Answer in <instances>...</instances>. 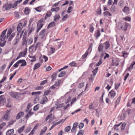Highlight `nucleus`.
Returning a JSON list of instances; mask_svg holds the SVG:
<instances>
[{
  "instance_id": "obj_1",
  "label": "nucleus",
  "mask_w": 135,
  "mask_h": 135,
  "mask_svg": "<svg viewBox=\"0 0 135 135\" xmlns=\"http://www.w3.org/2000/svg\"><path fill=\"white\" fill-rule=\"evenodd\" d=\"M118 25L119 26L118 27V29L121 28L124 31H126L127 30L128 24L126 22H124L122 23H119Z\"/></svg>"
},
{
  "instance_id": "obj_2",
  "label": "nucleus",
  "mask_w": 135,
  "mask_h": 135,
  "mask_svg": "<svg viewBox=\"0 0 135 135\" xmlns=\"http://www.w3.org/2000/svg\"><path fill=\"white\" fill-rule=\"evenodd\" d=\"M14 4H13L12 3H10L8 4H5L3 6L2 10L3 11H5V10L9 9L11 7L12 8H15V7H13L14 6Z\"/></svg>"
},
{
  "instance_id": "obj_3",
  "label": "nucleus",
  "mask_w": 135,
  "mask_h": 135,
  "mask_svg": "<svg viewBox=\"0 0 135 135\" xmlns=\"http://www.w3.org/2000/svg\"><path fill=\"white\" fill-rule=\"evenodd\" d=\"M9 95L12 97L17 99H19L20 98V96H19L18 93L17 92H11L9 93Z\"/></svg>"
},
{
  "instance_id": "obj_4",
  "label": "nucleus",
  "mask_w": 135,
  "mask_h": 135,
  "mask_svg": "<svg viewBox=\"0 0 135 135\" xmlns=\"http://www.w3.org/2000/svg\"><path fill=\"white\" fill-rule=\"evenodd\" d=\"M7 31V29H6L4 30L0 36L1 38H2V40H4L7 37L5 36V34Z\"/></svg>"
},
{
  "instance_id": "obj_5",
  "label": "nucleus",
  "mask_w": 135,
  "mask_h": 135,
  "mask_svg": "<svg viewBox=\"0 0 135 135\" xmlns=\"http://www.w3.org/2000/svg\"><path fill=\"white\" fill-rule=\"evenodd\" d=\"M10 110H8L6 111V114L4 115V118L6 120H7L9 119L8 116L9 115Z\"/></svg>"
},
{
  "instance_id": "obj_6",
  "label": "nucleus",
  "mask_w": 135,
  "mask_h": 135,
  "mask_svg": "<svg viewBox=\"0 0 135 135\" xmlns=\"http://www.w3.org/2000/svg\"><path fill=\"white\" fill-rule=\"evenodd\" d=\"M115 95V93L114 91L112 90L110 91L109 93L108 96L111 98H113Z\"/></svg>"
},
{
  "instance_id": "obj_7",
  "label": "nucleus",
  "mask_w": 135,
  "mask_h": 135,
  "mask_svg": "<svg viewBox=\"0 0 135 135\" xmlns=\"http://www.w3.org/2000/svg\"><path fill=\"white\" fill-rule=\"evenodd\" d=\"M47 98L46 96H43L42 98V99L40 103L41 104H44L45 103L47 102Z\"/></svg>"
},
{
  "instance_id": "obj_8",
  "label": "nucleus",
  "mask_w": 135,
  "mask_h": 135,
  "mask_svg": "<svg viewBox=\"0 0 135 135\" xmlns=\"http://www.w3.org/2000/svg\"><path fill=\"white\" fill-rule=\"evenodd\" d=\"M22 23H19L17 26V31L19 33H20L22 31Z\"/></svg>"
},
{
  "instance_id": "obj_9",
  "label": "nucleus",
  "mask_w": 135,
  "mask_h": 135,
  "mask_svg": "<svg viewBox=\"0 0 135 135\" xmlns=\"http://www.w3.org/2000/svg\"><path fill=\"white\" fill-rule=\"evenodd\" d=\"M24 114L23 112H19L16 117V119H20L21 117H22Z\"/></svg>"
},
{
  "instance_id": "obj_10",
  "label": "nucleus",
  "mask_w": 135,
  "mask_h": 135,
  "mask_svg": "<svg viewBox=\"0 0 135 135\" xmlns=\"http://www.w3.org/2000/svg\"><path fill=\"white\" fill-rule=\"evenodd\" d=\"M45 30L43 29L41 31L40 33L39 36H41L42 38H43L45 35Z\"/></svg>"
},
{
  "instance_id": "obj_11",
  "label": "nucleus",
  "mask_w": 135,
  "mask_h": 135,
  "mask_svg": "<svg viewBox=\"0 0 135 135\" xmlns=\"http://www.w3.org/2000/svg\"><path fill=\"white\" fill-rule=\"evenodd\" d=\"M104 49V46L102 44L99 45L98 48V51L100 53L103 52Z\"/></svg>"
},
{
  "instance_id": "obj_12",
  "label": "nucleus",
  "mask_w": 135,
  "mask_h": 135,
  "mask_svg": "<svg viewBox=\"0 0 135 135\" xmlns=\"http://www.w3.org/2000/svg\"><path fill=\"white\" fill-rule=\"evenodd\" d=\"M14 133V130L13 129H11L8 130L6 132V135H11Z\"/></svg>"
},
{
  "instance_id": "obj_13",
  "label": "nucleus",
  "mask_w": 135,
  "mask_h": 135,
  "mask_svg": "<svg viewBox=\"0 0 135 135\" xmlns=\"http://www.w3.org/2000/svg\"><path fill=\"white\" fill-rule=\"evenodd\" d=\"M6 42V41L2 40V38H0V46L1 47L4 46Z\"/></svg>"
},
{
  "instance_id": "obj_14",
  "label": "nucleus",
  "mask_w": 135,
  "mask_h": 135,
  "mask_svg": "<svg viewBox=\"0 0 135 135\" xmlns=\"http://www.w3.org/2000/svg\"><path fill=\"white\" fill-rule=\"evenodd\" d=\"M105 45V50H107L109 47L110 45L108 41H107L104 43Z\"/></svg>"
},
{
  "instance_id": "obj_15",
  "label": "nucleus",
  "mask_w": 135,
  "mask_h": 135,
  "mask_svg": "<svg viewBox=\"0 0 135 135\" xmlns=\"http://www.w3.org/2000/svg\"><path fill=\"white\" fill-rule=\"evenodd\" d=\"M47 130V128L46 127H43L42 129L41 130L40 135H42Z\"/></svg>"
},
{
  "instance_id": "obj_16",
  "label": "nucleus",
  "mask_w": 135,
  "mask_h": 135,
  "mask_svg": "<svg viewBox=\"0 0 135 135\" xmlns=\"http://www.w3.org/2000/svg\"><path fill=\"white\" fill-rule=\"evenodd\" d=\"M27 49L26 48L23 52H21L20 53V55H21L22 56L24 57L26 54Z\"/></svg>"
},
{
  "instance_id": "obj_17",
  "label": "nucleus",
  "mask_w": 135,
  "mask_h": 135,
  "mask_svg": "<svg viewBox=\"0 0 135 135\" xmlns=\"http://www.w3.org/2000/svg\"><path fill=\"white\" fill-rule=\"evenodd\" d=\"M60 16L59 14H56L54 16V21H56L59 20Z\"/></svg>"
},
{
  "instance_id": "obj_18",
  "label": "nucleus",
  "mask_w": 135,
  "mask_h": 135,
  "mask_svg": "<svg viewBox=\"0 0 135 135\" xmlns=\"http://www.w3.org/2000/svg\"><path fill=\"white\" fill-rule=\"evenodd\" d=\"M55 23L54 22H52L50 23L47 26V28H49L52 27L54 26L55 25Z\"/></svg>"
},
{
  "instance_id": "obj_19",
  "label": "nucleus",
  "mask_w": 135,
  "mask_h": 135,
  "mask_svg": "<svg viewBox=\"0 0 135 135\" xmlns=\"http://www.w3.org/2000/svg\"><path fill=\"white\" fill-rule=\"evenodd\" d=\"M95 107L93 103H91L89 105L88 107L89 108L90 110H94Z\"/></svg>"
},
{
  "instance_id": "obj_20",
  "label": "nucleus",
  "mask_w": 135,
  "mask_h": 135,
  "mask_svg": "<svg viewBox=\"0 0 135 135\" xmlns=\"http://www.w3.org/2000/svg\"><path fill=\"white\" fill-rule=\"evenodd\" d=\"M31 110H30L28 113L27 114V115L25 117V118L27 119H28V118L32 115V114H33V113L32 112H31Z\"/></svg>"
},
{
  "instance_id": "obj_21",
  "label": "nucleus",
  "mask_w": 135,
  "mask_h": 135,
  "mask_svg": "<svg viewBox=\"0 0 135 135\" xmlns=\"http://www.w3.org/2000/svg\"><path fill=\"white\" fill-rule=\"evenodd\" d=\"M121 123H119L118 124H116L113 127V129H114L115 131H118V127L120 125Z\"/></svg>"
},
{
  "instance_id": "obj_22",
  "label": "nucleus",
  "mask_w": 135,
  "mask_h": 135,
  "mask_svg": "<svg viewBox=\"0 0 135 135\" xmlns=\"http://www.w3.org/2000/svg\"><path fill=\"white\" fill-rule=\"evenodd\" d=\"M129 8L128 7L125 6L123 9V12L126 13H128L129 12Z\"/></svg>"
},
{
  "instance_id": "obj_23",
  "label": "nucleus",
  "mask_w": 135,
  "mask_h": 135,
  "mask_svg": "<svg viewBox=\"0 0 135 135\" xmlns=\"http://www.w3.org/2000/svg\"><path fill=\"white\" fill-rule=\"evenodd\" d=\"M6 101L5 98H4V95H2L0 96V102H4Z\"/></svg>"
},
{
  "instance_id": "obj_24",
  "label": "nucleus",
  "mask_w": 135,
  "mask_h": 135,
  "mask_svg": "<svg viewBox=\"0 0 135 135\" xmlns=\"http://www.w3.org/2000/svg\"><path fill=\"white\" fill-rule=\"evenodd\" d=\"M60 9V8L59 7H57L55 8H52L51 9V11L52 12H57V11H59Z\"/></svg>"
},
{
  "instance_id": "obj_25",
  "label": "nucleus",
  "mask_w": 135,
  "mask_h": 135,
  "mask_svg": "<svg viewBox=\"0 0 135 135\" xmlns=\"http://www.w3.org/2000/svg\"><path fill=\"white\" fill-rule=\"evenodd\" d=\"M52 13L51 12H48L46 14V15L45 17V20H46L47 18V17H49L51 16Z\"/></svg>"
},
{
  "instance_id": "obj_26",
  "label": "nucleus",
  "mask_w": 135,
  "mask_h": 135,
  "mask_svg": "<svg viewBox=\"0 0 135 135\" xmlns=\"http://www.w3.org/2000/svg\"><path fill=\"white\" fill-rule=\"evenodd\" d=\"M33 40V39L32 38L28 39L27 40L26 43H27L28 44H30L32 43Z\"/></svg>"
},
{
  "instance_id": "obj_27",
  "label": "nucleus",
  "mask_w": 135,
  "mask_h": 135,
  "mask_svg": "<svg viewBox=\"0 0 135 135\" xmlns=\"http://www.w3.org/2000/svg\"><path fill=\"white\" fill-rule=\"evenodd\" d=\"M30 10L29 9L28 7H26L25 8V10L24 11V12L26 15H27L29 13Z\"/></svg>"
},
{
  "instance_id": "obj_28",
  "label": "nucleus",
  "mask_w": 135,
  "mask_h": 135,
  "mask_svg": "<svg viewBox=\"0 0 135 135\" xmlns=\"http://www.w3.org/2000/svg\"><path fill=\"white\" fill-rule=\"evenodd\" d=\"M40 66V64L39 63H37L36 64L34 65V67L33 68V70H35L38 68Z\"/></svg>"
},
{
  "instance_id": "obj_29",
  "label": "nucleus",
  "mask_w": 135,
  "mask_h": 135,
  "mask_svg": "<svg viewBox=\"0 0 135 135\" xmlns=\"http://www.w3.org/2000/svg\"><path fill=\"white\" fill-rule=\"evenodd\" d=\"M25 127V126H23L22 127L20 128L19 129H18V132L19 133H21L23 131Z\"/></svg>"
},
{
  "instance_id": "obj_30",
  "label": "nucleus",
  "mask_w": 135,
  "mask_h": 135,
  "mask_svg": "<svg viewBox=\"0 0 135 135\" xmlns=\"http://www.w3.org/2000/svg\"><path fill=\"white\" fill-rule=\"evenodd\" d=\"M103 14L104 16H112L111 14L108 11L105 12Z\"/></svg>"
},
{
  "instance_id": "obj_31",
  "label": "nucleus",
  "mask_w": 135,
  "mask_h": 135,
  "mask_svg": "<svg viewBox=\"0 0 135 135\" xmlns=\"http://www.w3.org/2000/svg\"><path fill=\"white\" fill-rule=\"evenodd\" d=\"M12 32V31L11 29H9L8 30L7 34V38H8V37L10 36Z\"/></svg>"
},
{
  "instance_id": "obj_32",
  "label": "nucleus",
  "mask_w": 135,
  "mask_h": 135,
  "mask_svg": "<svg viewBox=\"0 0 135 135\" xmlns=\"http://www.w3.org/2000/svg\"><path fill=\"white\" fill-rule=\"evenodd\" d=\"M65 73L66 72L65 71H62L58 75L59 77H60L64 76L65 75Z\"/></svg>"
},
{
  "instance_id": "obj_33",
  "label": "nucleus",
  "mask_w": 135,
  "mask_h": 135,
  "mask_svg": "<svg viewBox=\"0 0 135 135\" xmlns=\"http://www.w3.org/2000/svg\"><path fill=\"white\" fill-rule=\"evenodd\" d=\"M73 7L71 6H70L68 7L67 11V12L68 13H70L72 11Z\"/></svg>"
},
{
  "instance_id": "obj_34",
  "label": "nucleus",
  "mask_w": 135,
  "mask_h": 135,
  "mask_svg": "<svg viewBox=\"0 0 135 135\" xmlns=\"http://www.w3.org/2000/svg\"><path fill=\"white\" fill-rule=\"evenodd\" d=\"M22 0H19L16 1L14 3V6L13 7H16L17 6L18 3H20L22 1Z\"/></svg>"
},
{
  "instance_id": "obj_35",
  "label": "nucleus",
  "mask_w": 135,
  "mask_h": 135,
  "mask_svg": "<svg viewBox=\"0 0 135 135\" xmlns=\"http://www.w3.org/2000/svg\"><path fill=\"white\" fill-rule=\"evenodd\" d=\"M57 74L56 73H55L53 74L51 78H52V81H53L54 80L56 79V75Z\"/></svg>"
},
{
  "instance_id": "obj_36",
  "label": "nucleus",
  "mask_w": 135,
  "mask_h": 135,
  "mask_svg": "<svg viewBox=\"0 0 135 135\" xmlns=\"http://www.w3.org/2000/svg\"><path fill=\"white\" fill-rule=\"evenodd\" d=\"M90 31L91 32H92L94 29V28L93 27L92 24H91L90 25Z\"/></svg>"
},
{
  "instance_id": "obj_37",
  "label": "nucleus",
  "mask_w": 135,
  "mask_h": 135,
  "mask_svg": "<svg viewBox=\"0 0 135 135\" xmlns=\"http://www.w3.org/2000/svg\"><path fill=\"white\" fill-rule=\"evenodd\" d=\"M120 98L119 97L117 99V100L115 102V107H116V105L118 104L119 102H120Z\"/></svg>"
},
{
  "instance_id": "obj_38",
  "label": "nucleus",
  "mask_w": 135,
  "mask_h": 135,
  "mask_svg": "<svg viewBox=\"0 0 135 135\" xmlns=\"http://www.w3.org/2000/svg\"><path fill=\"white\" fill-rule=\"evenodd\" d=\"M71 127L70 126H68L66 127L65 129V131L66 132H69L70 129Z\"/></svg>"
},
{
  "instance_id": "obj_39",
  "label": "nucleus",
  "mask_w": 135,
  "mask_h": 135,
  "mask_svg": "<svg viewBox=\"0 0 135 135\" xmlns=\"http://www.w3.org/2000/svg\"><path fill=\"white\" fill-rule=\"evenodd\" d=\"M98 70V68H96L95 69L93 70V73L94 76H95L96 74L97 70Z\"/></svg>"
},
{
  "instance_id": "obj_40",
  "label": "nucleus",
  "mask_w": 135,
  "mask_h": 135,
  "mask_svg": "<svg viewBox=\"0 0 135 135\" xmlns=\"http://www.w3.org/2000/svg\"><path fill=\"white\" fill-rule=\"evenodd\" d=\"M50 92L51 91L50 90H46L44 93V95L45 96L48 95L50 93Z\"/></svg>"
},
{
  "instance_id": "obj_41",
  "label": "nucleus",
  "mask_w": 135,
  "mask_h": 135,
  "mask_svg": "<svg viewBox=\"0 0 135 135\" xmlns=\"http://www.w3.org/2000/svg\"><path fill=\"white\" fill-rule=\"evenodd\" d=\"M89 52L88 51H86L85 53L83 55L82 57L83 59H85L86 57L88 55V54Z\"/></svg>"
},
{
  "instance_id": "obj_42",
  "label": "nucleus",
  "mask_w": 135,
  "mask_h": 135,
  "mask_svg": "<svg viewBox=\"0 0 135 135\" xmlns=\"http://www.w3.org/2000/svg\"><path fill=\"white\" fill-rule=\"evenodd\" d=\"M126 114L124 113H123L122 115L120 117V119L122 120H124L125 118Z\"/></svg>"
},
{
  "instance_id": "obj_43",
  "label": "nucleus",
  "mask_w": 135,
  "mask_h": 135,
  "mask_svg": "<svg viewBox=\"0 0 135 135\" xmlns=\"http://www.w3.org/2000/svg\"><path fill=\"white\" fill-rule=\"evenodd\" d=\"M100 35V31L99 30H98L96 32V35L95 36L96 37L98 38Z\"/></svg>"
},
{
  "instance_id": "obj_44",
  "label": "nucleus",
  "mask_w": 135,
  "mask_h": 135,
  "mask_svg": "<svg viewBox=\"0 0 135 135\" xmlns=\"http://www.w3.org/2000/svg\"><path fill=\"white\" fill-rule=\"evenodd\" d=\"M51 50L50 51V53L51 54H53L55 51V49L54 48L50 47Z\"/></svg>"
},
{
  "instance_id": "obj_45",
  "label": "nucleus",
  "mask_w": 135,
  "mask_h": 135,
  "mask_svg": "<svg viewBox=\"0 0 135 135\" xmlns=\"http://www.w3.org/2000/svg\"><path fill=\"white\" fill-rule=\"evenodd\" d=\"M64 103H62L59 105H58L57 106V107H56V108H61L63 106H64Z\"/></svg>"
},
{
  "instance_id": "obj_46",
  "label": "nucleus",
  "mask_w": 135,
  "mask_h": 135,
  "mask_svg": "<svg viewBox=\"0 0 135 135\" xmlns=\"http://www.w3.org/2000/svg\"><path fill=\"white\" fill-rule=\"evenodd\" d=\"M102 62V60L100 59L98 63L96 64V66H97L100 65Z\"/></svg>"
},
{
  "instance_id": "obj_47",
  "label": "nucleus",
  "mask_w": 135,
  "mask_h": 135,
  "mask_svg": "<svg viewBox=\"0 0 135 135\" xmlns=\"http://www.w3.org/2000/svg\"><path fill=\"white\" fill-rule=\"evenodd\" d=\"M41 93L40 91H37V92H32V94L33 95H39Z\"/></svg>"
},
{
  "instance_id": "obj_48",
  "label": "nucleus",
  "mask_w": 135,
  "mask_h": 135,
  "mask_svg": "<svg viewBox=\"0 0 135 135\" xmlns=\"http://www.w3.org/2000/svg\"><path fill=\"white\" fill-rule=\"evenodd\" d=\"M84 126V124L83 123H80L78 125V127L80 129L82 128Z\"/></svg>"
},
{
  "instance_id": "obj_49",
  "label": "nucleus",
  "mask_w": 135,
  "mask_h": 135,
  "mask_svg": "<svg viewBox=\"0 0 135 135\" xmlns=\"http://www.w3.org/2000/svg\"><path fill=\"white\" fill-rule=\"evenodd\" d=\"M47 83V80H43L41 82V83L40 84V85H44L45 83Z\"/></svg>"
},
{
  "instance_id": "obj_50",
  "label": "nucleus",
  "mask_w": 135,
  "mask_h": 135,
  "mask_svg": "<svg viewBox=\"0 0 135 135\" xmlns=\"http://www.w3.org/2000/svg\"><path fill=\"white\" fill-rule=\"evenodd\" d=\"M61 82V80H59L57 82H56L55 84V86H58L60 85V83Z\"/></svg>"
},
{
  "instance_id": "obj_51",
  "label": "nucleus",
  "mask_w": 135,
  "mask_h": 135,
  "mask_svg": "<svg viewBox=\"0 0 135 135\" xmlns=\"http://www.w3.org/2000/svg\"><path fill=\"white\" fill-rule=\"evenodd\" d=\"M16 121V120H12L11 121H9L8 123V125H10L13 124Z\"/></svg>"
},
{
  "instance_id": "obj_52",
  "label": "nucleus",
  "mask_w": 135,
  "mask_h": 135,
  "mask_svg": "<svg viewBox=\"0 0 135 135\" xmlns=\"http://www.w3.org/2000/svg\"><path fill=\"white\" fill-rule=\"evenodd\" d=\"M39 107V105L37 104L35 105L33 108V110L35 111H36L38 110Z\"/></svg>"
},
{
  "instance_id": "obj_53",
  "label": "nucleus",
  "mask_w": 135,
  "mask_h": 135,
  "mask_svg": "<svg viewBox=\"0 0 135 135\" xmlns=\"http://www.w3.org/2000/svg\"><path fill=\"white\" fill-rule=\"evenodd\" d=\"M120 83L118 84H115V89L116 90H117L118 88L120 86Z\"/></svg>"
},
{
  "instance_id": "obj_54",
  "label": "nucleus",
  "mask_w": 135,
  "mask_h": 135,
  "mask_svg": "<svg viewBox=\"0 0 135 135\" xmlns=\"http://www.w3.org/2000/svg\"><path fill=\"white\" fill-rule=\"evenodd\" d=\"M126 125V124L125 123H123L121 126V130H122L124 129Z\"/></svg>"
},
{
  "instance_id": "obj_55",
  "label": "nucleus",
  "mask_w": 135,
  "mask_h": 135,
  "mask_svg": "<svg viewBox=\"0 0 135 135\" xmlns=\"http://www.w3.org/2000/svg\"><path fill=\"white\" fill-rule=\"evenodd\" d=\"M24 31V30H22V31L20 33H19V32H18V33H17V36H18L19 35V34H20V38H21L22 36L23 33Z\"/></svg>"
},
{
  "instance_id": "obj_56",
  "label": "nucleus",
  "mask_w": 135,
  "mask_h": 135,
  "mask_svg": "<svg viewBox=\"0 0 135 135\" xmlns=\"http://www.w3.org/2000/svg\"><path fill=\"white\" fill-rule=\"evenodd\" d=\"M34 27H33L31 28L30 29H29V31L28 33V35H30L31 33L34 31Z\"/></svg>"
},
{
  "instance_id": "obj_57",
  "label": "nucleus",
  "mask_w": 135,
  "mask_h": 135,
  "mask_svg": "<svg viewBox=\"0 0 135 135\" xmlns=\"http://www.w3.org/2000/svg\"><path fill=\"white\" fill-rule=\"evenodd\" d=\"M76 65V64L74 62H72L69 64V65L71 66H75Z\"/></svg>"
},
{
  "instance_id": "obj_58",
  "label": "nucleus",
  "mask_w": 135,
  "mask_h": 135,
  "mask_svg": "<svg viewBox=\"0 0 135 135\" xmlns=\"http://www.w3.org/2000/svg\"><path fill=\"white\" fill-rule=\"evenodd\" d=\"M68 17V15L66 14L65 16H63L62 20L63 21L65 20Z\"/></svg>"
},
{
  "instance_id": "obj_59",
  "label": "nucleus",
  "mask_w": 135,
  "mask_h": 135,
  "mask_svg": "<svg viewBox=\"0 0 135 135\" xmlns=\"http://www.w3.org/2000/svg\"><path fill=\"white\" fill-rule=\"evenodd\" d=\"M43 24L42 23H38L37 25V26L38 27H40L41 28H42L43 26Z\"/></svg>"
},
{
  "instance_id": "obj_60",
  "label": "nucleus",
  "mask_w": 135,
  "mask_h": 135,
  "mask_svg": "<svg viewBox=\"0 0 135 135\" xmlns=\"http://www.w3.org/2000/svg\"><path fill=\"white\" fill-rule=\"evenodd\" d=\"M31 129V128L30 127H27L26 129V133H28L30 132Z\"/></svg>"
},
{
  "instance_id": "obj_61",
  "label": "nucleus",
  "mask_w": 135,
  "mask_h": 135,
  "mask_svg": "<svg viewBox=\"0 0 135 135\" xmlns=\"http://www.w3.org/2000/svg\"><path fill=\"white\" fill-rule=\"evenodd\" d=\"M84 83H80L79 84L78 86V87L79 88H80L83 87L84 86Z\"/></svg>"
},
{
  "instance_id": "obj_62",
  "label": "nucleus",
  "mask_w": 135,
  "mask_h": 135,
  "mask_svg": "<svg viewBox=\"0 0 135 135\" xmlns=\"http://www.w3.org/2000/svg\"><path fill=\"white\" fill-rule=\"evenodd\" d=\"M76 100V98H74L72 100V101L71 102L70 105H72L73 104L74 102H75Z\"/></svg>"
},
{
  "instance_id": "obj_63",
  "label": "nucleus",
  "mask_w": 135,
  "mask_h": 135,
  "mask_svg": "<svg viewBox=\"0 0 135 135\" xmlns=\"http://www.w3.org/2000/svg\"><path fill=\"white\" fill-rule=\"evenodd\" d=\"M52 115V114H51L48 115L46 118L45 120L46 121H47L50 118L51 116Z\"/></svg>"
},
{
  "instance_id": "obj_64",
  "label": "nucleus",
  "mask_w": 135,
  "mask_h": 135,
  "mask_svg": "<svg viewBox=\"0 0 135 135\" xmlns=\"http://www.w3.org/2000/svg\"><path fill=\"white\" fill-rule=\"evenodd\" d=\"M41 44L40 42H38L36 44V46L35 47V50L38 47H40L41 46Z\"/></svg>"
}]
</instances>
